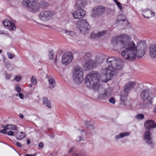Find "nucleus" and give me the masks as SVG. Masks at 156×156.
<instances>
[{"instance_id":"45","label":"nucleus","mask_w":156,"mask_h":156,"mask_svg":"<svg viewBox=\"0 0 156 156\" xmlns=\"http://www.w3.org/2000/svg\"><path fill=\"white\" fill-rule=\"evenodd\" d=\"M16 145L19 147H22L21 144L19 142H16Z\"/></svg>"},{"instance_id":"21","label":"nucleus","mask_w":156,"mask_h":156,"mask_svg":"<svg viewBox=\"0 0 156 156\" xmlns=\"http://www.w3.org/2000/svg\"><path fill=\"white\" fill-rule=\"evenodd\" d=\"M47 77L49 82V87L51 89L53 88L55 85V79L51 76H47Z\"/></svg>"},{"instance_id":"52","label":"nucleus","mask_w":156,"mask_h":156,"mask_svg":"<svg viewBox=\"0 0 156 156\" xmlns=\"http://www.w3.org/2000/svg\"><path fill=\"white\" fill-rule=\"evenodd\" d=\"M82 138V137L81 136H79V141H80L82 140L81 139Z\"/></svg>"},{"instance_id":"61","label":"nucleus","mask_w":156,"mask_h":156,"mask_svg":"<svg viewBox=\"0 0 156 156\" xmlns=\"http://www.w3.org/2000/svg\"><path fill=\"white\" fill-rule=\"evenodd\" d=\"M82 132H83V133H84V131H82Z\"/></svg>"},{"instance_id":"60","label":"nucleus","mask_w":156,"mask_h":156,"mask_svg":"<svg viewBox=\"0 0 156 156\" xmlns=\"http://www.w3.org/2000/svg\"><path fill=\"white\" fill-rule=\"evenodd\" d=\"M117 1V0H113V1L115 2V1Z\"/></svg>"},{"instance_id":"2","label":"nucleus","mask_w":156,"mask_h":156,"mask_svg":"<svg viewBox=\"0 0 156 156\" xmlns=\"http://www.w3.org/2000/svg\"><path fill=\"white\" fill-rule=\"evenodd\" d=\"M100 75L96 72H92L87 74L85 78V84L87 87L95 89L98 86Z\"/></svg>"},{"instance_id":"1","label":"nucleus","mask_w":156,"mask_h":156,"mask_svg":"<svg viewBox=\"0 0 156 156\" xmlns=\"http://www.w3.org/2000/svg\"><path fill=\"white\" fill-rule=\"evenodd\" d=\"M129 37L126 34H122L113 37L111 44L115 46L120 43L122 47L126 50L121 53L122 56L128 61H134L137 57H142L145 54L147 44L144 41H140L136 46L133 41H129Z\"/></svg>"},{"instance_id":"6","label":"nucleus","mask_w":156,"mask_h":156,"mask_svg":"<svg viewBox=\"0 0 156 156\" xmlns=\"http://www.w3.org/2000/svg\"><path fill=\"white\" fill-rule=\"evenodd\" d=\"M107 62L109 66H108L112 67L117 70H120L123 68V62L118 58H109L107 59Z\"/></svg>"},{"instance_id":"55","label":"nucleus","mask_w":156,"mask_h":156,"mask_svg":"<svg viewBox=\"0 0 156 156\" xmlns=\"http://www.w3.org/2000/svg\"><path fill=\"white\" fill-rule=\"evenodd\" d=\"M32 155V156H35L36 154H33L30 155Z\"/></svg>"},{"instance_id":"30","label":"nucleus","mask_w":156,"mask_h":156,"mask_svg":"<svg viewBox=\"0 0 156 156\" xmlns=\"http://www.w3.org/2000/svg\"><path fill=\"white\" fill-rule=\"evenodd\" d=\"M62 32L63 34H65L67 35H70L71 34V33L72 32V31H68L66 30L63 29L62 30Z\"/></svg>"},{"instance_id":"53","label":"nucleus","mask_w":156,"mask_h":156,"mask_svg":"<svg viewBox=\"0 0 156 156\" xmlns=\"http://www.w3.org/2000/svg\"><path fill=\"white\" fill-rule=\"evenodd\" d=\"M154 111L156 113V106L154 108Z\"/></svg>"},{"instance_id":"54","label":"nucleus","mask_w":156,"mask_h":156,"mask_svg":"<svg viewBox=\"0 0 156 156\" xmlns=\"http://www.w3.org/2000/svg\"><path fill=\"white\" fill-rule=\"evenodd\" d=\"M25 156H32V155H31L30 154H26Z\"/></svg>"},{"instance_id":"37","label":"nucleus","mask_w":156,"mask_h":156,"mask_svg":"<svg viewBox=\"0 0 156 156\" xmlns=\"http://www.w3.org/2000/svg\"><path fill=\"white\" fill-rule=\"evenodd\" d=\"M91 57V54L89 53H87L85 54L84 58L85 59H87L88 58H90Z\"/></svg>"},{"instance_id":"29","label":"nucleus","mask_w":156,"mask_h":156,"mask_svg":"<svg viewBox=\"0 0 156 156\" xmlns=\"http://www.w3.org/2000/svg\"><path fill=\"white\" fill-rule=\"evenodd\" d=\"M144 117V115L143 114H138L136 115V118L138 120H141Z\"/></svg>"},{"instance_id":"44","label":"nucleus","mask_w":156,"mask_h":156,"mask_svg":"<svg viewBox=\"0 0 156 156\" xmlns=\"http://www.w3.org/2000/svg\"><path fill=\"white\" fill-rule=\"evenodd\" d=\"M38 146L39 147L41 148H42L43 147V143L41 142L38 145Z\"/></svg>"},{"instance_id":"33","label":"nucleus","mask_w":156,"mask_h":156,"mask_svg":"<svg viewBox=\"0 0 156 156\" xmlns=\"http://www.w3.org/2000/svg\"><path fill=\"white\" fill-rule=\"evenodd\" d=\"M107 31H103L98 32V34L99 37H100L104 36L107 33Z\"/></svg>"},{"instance_id":"24","label":"nucleus","mask_w":156,"mask_h":156,"mask_svg":"<svg viewBox=\"0 0 156 156\" xmlns=\"http://www.w3.org/2000/svg\"><path fill=\"white\" fill-rule=\"evenodd\" d=\"M26 136L25 133L21 132L20 133H17L15 136L16 139L18 140H21L24 138Z\"/></svg>"},{"instance_id":"19","label":"nucleus","mask_w":156,"mask_h":156,"mask_svg":"<svg viewBox=\"0 0 156 156\" xmlns=\"http://www.w3.org/2000/svg\"><path fill=\"white\" fill-rule=\"evenodd\" d=\"M87 4L86 0H78L76 2L75 6L77 9H82V8L84 7Z\"/></svg>"},{"instance_id":"39","label":"nucleus","mask_w":156,"mask_h":156,"mask_svg":"<svg viewBox=\"0 0 156 156\" xmlns=\"http://www.w3.org/2000/svg\"><path fill=\"white\" fill-rule=\"evenodd\" d=\"M7 134L9 136H15L14 133L12 131H9L7 132Z\"/></svg>"},{"instance_id":"11","label":"nucleus","mask_w":156,"mask_h":156,"mask_svg":"<svg viewBox=\"0 0 156 156\" xmlns=\"http://www.w3.org/2000/svg\"><path fill=\"white\" fill-rule=\"evenodd\" d=\"M73 59L72 53L69 52H66L62 55L61 62L62 64L67 66L72 61Z\"/></svg>"},{"instance_id":"38","label":"nucleus","mask_w":156,"mask_h":156,"mask_svg":"<svg viewBox=\"0 0 156 156\" xmlns=\"http://www.w3.org/2000/svg\"><path fill=\"white\" fill-rule=\"evenodd\" d=\"M31 81L33 83H34V84L36 83L37 82V80L34 76H32L31 79Z\"/></svg>"},{"instance_id":"46","label":"nucleus","mask_w":156,"mask_h":156,"mask_svg":"<svg viewBox=\"0 0 156 156\" xmlns=\"http://www.w3.org/2000/svg\"><path fill=\"white\" fill-rule=\"evenodd\" d=\"M74 148L73 147L71 148L70 149V150H69V153H70V152H72L73 151V150L74 149Z\"/></svg>"},{"instance_id":"35","label":"nucleus","mask_w":156,"mask_h":156,"mask_svg":"<svg viewBox=\"0 0 156 156\" xmlns=\"http://www.w3.org/2000/svg\"><path fill=\"white\" fill-rule=\"evenodd\" d=\"M109 102L114 104L115 103V98L112 97H110L108 100Z\"/></svg>"},{"instance_id":"41","label":"nucleus","mask_w":156,"mask_h":156,"mask_svg":"<svg viewBox=\"0 0 156 156\" xmlns=\"http://www.w3.org/2000/svg\"><path fill=\"white\" fill-rule=\"evenodd\" d=\"M11 77V75L10 74H5V78L6 80H9L10 79Z\"/></svg>"},{"instance_id":"17","label":"nucleus","mask_w":156,"mask_h":156,"mask_svg":"<svg viewBox=\"0 0 156 156\" xmlns=\"http://www.w3.org/2000/svg\"><path fill=\"white\" fill-rule=\"evenodd\" d=\"M2 22L5 26L9 27V30H16V27L14 23L8 20H3Z\"/></svg>"},{"instance_id":"47","label":"nucleus","mask_w":156,"mask_h":156,"mask_svg":"<svg viewBox=\"0 0 156 156\" xmlns=\"http://www.w3.org/2000/svg\"><path fill=\"white\" fill-rule=\"evenodd\" d=\"M122 16H119L118 17V19L119 20V21H125V20L124 19H123L122 20H120L119 19L120 18H121V17Z\"/></svg>"},{"instance_id":"9","label":"nucleus","mask_w":156,"mask_h":156,"mask_svg":"<svg viewBox=\"0 0 156 156\" xmlns=\"http://www.w3.org/2000/svg\"><path fill=\"white\" fill-rule=\"evenodd\" d=\"M116 69H117L111 66H108L106 68L103 69V72L106 78V79L103 80V81L106 82L111 80L113 77L116 74Z\"/></svg>"},{"instance_id":"28","label":"nucleus","mask_w":156,"mask_h":156,"mask_svg":"<svg viewBox=\"0 0 156 156\" xmlns=\"http://www.w3.org/2000/svg\"><path fill=\"white\" fill-rule=\"evenodd\" d=\"M90 37L92 39H97L99 38L98 34H95L94 33H92L91 34Z\"/></svg>"},{"instance_id":"10","label":"nucleus","mask_w":156,"mask_h":156,"mask_svg":"<svg viewBox=\"0 0 156 156\" xmlns=\"http://www.w3.org/2000/svg\"><path fill=\"white\" fill-rule=\"evenodd\" d=\"M54 15L51 11L48 10L41 12L39 15V18L42 21H45L51 19Z\"/></svg>"},{"instance_id":"49","label":"nucleus","mask_w":156,"mask_h":156,"mask_svg":"<svg viewBox=\"0 0 156 156\" xmlns=\"http://www.w3.org/2000/svg\"><path fill=\"white\" fill-rule=\"evenodd\" d=\"M30 143V141L29 140H27V145H29Z\"/></svg>"},{"instance_id":"16","label":"nucleus","mask_w":156,"mask_h":156,"mask_svg":"<svg viewBox=\"0 0 156 156\" xmlns=\"http://www.w3.org/2000/svg\"><path fill=\"white\" fill-rule=\"evenodd\" d=\"M144 126L148 130H150L156 127V123L152 120H149L146 121L144 123Z\"/></svg>"},{"instance_id":"36","label":"nucleus","mask_w":156,"mask_h":156,"mask_svg":"<svg viewBox=\"0 0 156 156\" xmlns=\"http://www.w3.org/2000/svg\"><path fill=\"white\" fill-rule=\"evenodd\" d=\"M115 2V3L119 7L120 10H122V6H121V3L117 1H116Z\"/></svg>"},{"instance_id":"22","label":"nucleus","mask_w":156,"mask_h":156,"mask_svg":"<svg viewBox=\"0 0 156 156\" xmlns=\"http://www.w3.org/2000/svg\"><path fill=\"white\" fill-rule=\"evenodd\" d=\"M151 134L149 131L145 132L144 135V138L147 140V143L148 145H150L152 143V138L151 137Z\"/></svg>"},{"instance_id":"31","label":"nucleus","mask_w":156,"mask_h":156,"mask_svg":"<svg viewBox=\"0 0 156 156\" xmlns=\"http://www.w3.org/2000/svg\"><path fill=\"white\" fill-rule=\"evenodd\" d=\"M49 58L50 59H52L53 58L54 56V53L52 51H50L48 53Z\"/></svg>"},{"instance_id":"13","label":"nucleus","mask_w":156,"mask_h":156,"mask_svg":"<svg viewBox=\"0 0 156 156\" xmlns=\"http://www.w3.org/2000/svg\"><path fill=\"white\" fill-rule=\"evenodd\" d=\"M113 89L112 88L108 87L105 89L104 91V93L100 94L99 95V98L102 100H105L107 99L112 94Z\"/></svg>"},{"instance_id":"7","label":"nucleus","mask_w":156,"mask_h":156,"mask_svg":"<svg viewBox=\"0 0 156 156\" xmlns=\"http://www.w3.org/2000/svg\"><path fill=\"white\" fill-rule=\"evenodd\" d=\"M152 94L149 89H146L142 91L140 94V97L144 104L148 105L152 104Z\"/></svg>"},{"instance_id":"42","label":"nucleus","mask_w":156,"mask_h":156,"mask_svg":"<svg viewBox=\"0 0 156 156\" xmlns=\"http://www.w3.org/2000/svg\"><path fill=\"white\" fill-rule=\"evenodd\" d=\"M19 96L21 99H23L24 98V95L21 93H20L19 94Z\"/></svg>"},{"instance_id":"3","label":"nucleus","mask_w":156,"mask_h":156,"mask_svg":"<svg viewBox=\"0 0 156 156\" xmlns=\"http://www.w3.org/2000/svg\"><path fill=\"white\" fill-rule=\"evenodd\" d=\"M83 69L78 66H76L73 72V81L76 84H80L83 79Z\"/></svg>"},{"instance_id":"32","label":"nucleus","mask_w":156,"mask_h":156,"mask_svg":"<svg viewBox=\"0 0 156 156\" xmlns=\"http://www.w3.org/2000/svg\"><path fill=\"white\" fill-rule=\"evenodd\" d=\"M7 55L8 58L10 59H12L15 56L14 54H12L9 52H7Z\"/></svg>"},{"instance_id":"34","label":"nucleus","mask_w":156,"mask_h":156,"mask_svg":"<svg viewBox=\"0 0 156 156\" xmlns=\"http://www.w3.org/2000/svg\"><path fill=\"white\" fill-rule=\"evenodd\" d=\"M7 129L6 127H5V126H4V129L2 130H0V133H3L4 134H6L7 133Z\"/></svg>"},{"instance_id":"27","label":"nucleus","mask_w":156,"mask_h":156,"mask_svg":"<svg viewBox=\"0 0 156 156\" xmlns=\"http://www.w3.org/2000/svg\"><path fill=\"white\" fill-rule=\"evenodd\" d=\"M7 130H15L16 129L17 126L15 125L12 124H8L5 126Z\"/></svg>"},{"instance_id":"23","label":"nucleus","mask_w":156,"mask_h":156,"mask_svg":"<svg viewBox=\"0 0 156 156\" xmlns=\"http://www.w3.org/2000/svg\"><path fill=\"white\" fill-rule=\"evenodd\" d=\"M151 134L149 131L145 132L144 135V138L147 140V143L148 145H150L152 143V138L151 137Z\"/></svg>"},{"instance_id":"4","label":"nucleus","mask_w":156,"mask_h":156,"mask_svg":"<svg viewBox=\"0 0 156 156\" xmlns=\"http://www.w3.org/2000/svg\"><path fill=\"white\" fill-rule=\"evenodd\" d=\"M135 85L134 81H130L127 83L124 87V91L121 94V103L125 105V101L126 100L128 96L127 93L133 88H134Z\"/></svg>"},{"instance_id":"25","label":"nucleus","mask_w":156,"mask_h":156,"mask_svg":"<svg viewBox=\"0 0 156 156\" xmlns=\"http://www.w3.org/2000/svg\"><path fill=\"white\" fill-rule=\"evenodd\" d=\"M130 133L128 132H123L120 133L119 135H116L115 137L116 140H118L119 138H122L125 136H129Z\"/></svg>"},{"instance_id":"15","label":"nucleus","mask_w":156,"mask_h":156,"mask_svg":"<svg viewBox=\"0 0 156 156\" xmlns=\"http://www.w3.org/2000/svg\"><path fill=\"white\" fill-rule=\"evenodd\" d=\"M149 54L150 57L156 58V43H153L150 46L149 48Z\"/></svg>"},{"instance_id":"56","label":"nucleus","mask_w":156,"mask_h":156,"mask_svg":"<svg viewBox=\"0 0 156 156\" xmlns=\"http://www.w3.org/2000/svg\"><path fill=\"white\" fill-rule=\"evenodd\" d=\"M2 50H0V54L2 52Z\"/></svg>"},{"instance_id":"18","label":"nucleus","mask_w":156,"mask_h":156,"mask_svg":"<svg viewBox=\"0 0 156 156\" xmlns=\"http://www.w3.org/2000/svg\"><path fill=\"white\" fill-rule=\"evenodd\" d=\"M95 66V62L91 59H89L85 62L84 66L87 69H90Z\"/></svg>"},{"instance_id":"40","label":"nucleus","mask_w":156,"mask_h":156,"mask_svg":"<svg viewBox=\"0 0 156 156\" xmlns=\"http://www.w3.org/2000/svg\"><path fill=\"white\" fill-rule=\"evenodd\" d=\"M21 78V76H15L14 79L17 81H19Z\"/></svg>"},{"instance_id":"14","label":"nucleus","mask_w":156,"mask_h":156,"mask_svg":"<svg viewBox=\"0 0 156 156\" xmlns=\"http://www.w3.org/2000/svg\"><path fill=\"white\" fill-rule=\"evenodd\" d=\"M85 14V11L82 9H78L73 14L74 18L76 19H80L83 18Z\"/></svg>"},{"instance_id":"50","label":"nucleus","mask_w":156,"mask_h":156,"mask_svg":"<svg viewBox=\"0 0 156 156\" xmlns=\"http://www.w3.org/2000/svg\"><path fill=\"white\" fill-rule=\"evenodd\" d=\"M72 156H78V155L77 154L74 153L73 154Z\"/></svg>"},{"instance_id":"20","label":"nucleus","mask_w":156,"mask_h":156,"mask_svg":"<svg viewBox=\"0 0 156 156\" xmlns=\"http://www.w3.org/2000/svg\"><path fill=\"white\" fill-rule=\"evenodd\" d=\"M143 15L145 17L149 19L154 16V13L149 9H144L143 11Z\"/></svg>"},{"instance_id":"51","label":"nucleus","mask_w":156,"mask_h":156,"mask_svg":"<svg viewBox=\"0 0 156 156\" xmlns=\"http://www.w3.org/2000/svg\"><path fill=\"white\" fill-rule=\"evenodd\" d=\"M57 57H56L55 58V64H56V60H57Z\"/></svg>"},{"instance_id":"5","label":"nucleus","mask_w":156,"mask_h":156,"mask_svg":"<svg viewBox=\"0 0 156 156\" xmlns=\"http://www.w3.org/2000/svg\"><path fill=\"white\" fill-rule=\"evenodd\" d=\"M22 4L23 6L27 7L31 12L37 11L40 8V5L36 0H24Z\"/></svg>"},{"instance_id":"43","label":"nucleus","mask_w":156,"mask_h":156,"mask_svg":"<svg viewBox=\"0 0 156 156\" xmlns=\"http://www.w3.org/2000/svg\"><path fill=\"white\" fill-rule=\"evenodd\" d=\"M16 89L18 92H20L21 91V88L19 87L16 88Z\"/></svg>"},{"instance_id":"26","label":"nucleus","mask_w":156,"mask_h":156,"mask_svg":"<svg viewBox=\"0 0 156 156\" xmlns=\"http://www.w3.org/2000/svg\"><path fill=\"white\" fill-rule=\"evenodd\" d=\"M43 104L49 108H51V106L50 104V102L48 101L47 98L44 97L43 98Z\"/></svg>"},{"instance_id":"58","label":"nucleus","mask_w":156,"mask_h":156,"mask_svg":"<svg viewBox=\"0 0 156 156\" xmlns=\"http://www.w3.org/2000/svg\"><path fill=\"white\" fill-rule=\"evenodd\" d=\"M3 34V33L1 31H0V34Z\"/></svg>"},{"instance_id":"12","label":"nucleus","mask_w":156,"mask_h":156,"mask_svg":"<svg viewBox=\"0 0 156 156\" xmlns=\"http://www.w3.org/2000/svg\"><path fill=\"white\" fill-rule=\"evenodd\" d=\"M105 8L104 6H98L93 9L91 16L94 17H99L105 13Z\"/></svg>"},{"instance_id":"57","label":"nucleus","mask_w":156,"mask_h":156,"mask_svg":"<svg viewBox=\"0 0 156 156\" xmlns=\"http://www.w3.org/2000/svg\"><path fill=\"white\" fill-rule=\"evenodd\" d=\"M29 86L30 87H31V86H32V85L30 84H29Z\"/></svg>"},{"instance_id":"48","label":"nucleus","mask_w":156,"mask_h":156,"mask_svg":"<svg viewBox=\"0 0 156 156\" xmlns=\"http://www.w3.org/2000/svg\"><path fill=\"white\" fill-rule=\"evenodd\" d=\"M19 116L21 119H23L24 117L23 115L21 114H19Z\"/></svg>"},{"instance_id":"59","label":"nucleus","mask_w":156,"mask_h":156,"mask_svg":"<svg viewBox=\"0 0 156 156\" xmlns=\"http://www.w3.org/2000/svg\"><path fill=\"white\" fill-rule=\"evenodd\" d=\"M4 126V125H2V127L4 128V126Z\"/></svg>"},{"instance_id":"8","label":"nucleus","mask_w":156,"mask_h":156,"mask_svg":"<svg viewBox=\"0 0 156 156\" xmlns=\"http://www.w3.org/2000/svg\"><path fill=\"white\" fill-rule=\"evenodd\" d=\"M76 27L82 34H84L89 30L90 27L86 20H82L77 21Z\"/></svg>"}]
</instances>
